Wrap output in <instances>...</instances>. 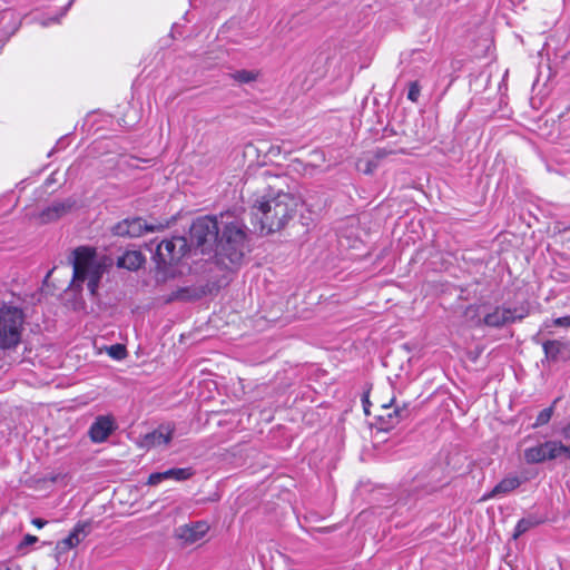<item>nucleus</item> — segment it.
Here are the masks:
<instances>
[{
    "label": "nucleus",
    "instance_id": "nucleus-1",
    "mask_svg": "<svg viewBox=\"0 0 570 570\" xmlns=\"http://www.w3.org/2000/svg\"><path fill=\"white\" fill-rule=\"evenodd\" d=\"M190 239L202 253L216 252L222 261L240 263L246 249L244 224L234 215L226 213L219 220L214 216L196 218L190 226Z\"/></svg>",
    "mask_w": 570,
    "mask_h": 570
},
{
    "label": "nucleus",
    "instance_id": "nucleus-2",
    "mask_svg": "<svg viewBox=\"0 0 570 570\" xmlns=\"http://www.w3.org/2000/svg\"><path fill=\"white\" fill-rule=\"evenodd\" d=\"M299 199L282 190L269 189L257 198L252 216L261 233H273L283 228L297 209Z\"/></svg>",
    "mask_w": 570,
    "mask_h": 570
},
{
    "label": "nucleus",
    "instance_id": "nucleus-3",
    "mask_svg": "<svg viewBox=\"0 0 570 570\" xmlns=\"http://www.w3.org/2000/svg\"><path fill=\"white\" fill-rule=\"evenodd\" d=\"M106 267L104 258L98 257L94 248L86 246L76 248L73 250V286L81 289L86 283L88 292L95 296Z\"/></svg>",
    "mask_w": 570,
    "mask_h": 570
},
{
    "label": "nucleus",
    "instance_id": "nucleus-4",
    "mask_svg": "<svg viewBox=\"0 0 570 570\" xmlns=\"http://www.w3.org/2000/svg\"><path fill=\"white\" fill-rule=\"evenodd\" d=\"M23 325V311L11 304H2L0 306V348H16L21 342Z\"/></svg>",
    "mask_w": 570,
    "mask_h": 570
},
{
    "label": "nucleus",
    "instance_id": "nucleus-5",
    "mask_svg": "<svg viewBox=\"0 0 570 570\" xmlns=\"http://www.w3.org/2000/svg\"><path fill=\"white\" fill-rule=\"evenodd\" d=\"M186 245L187 242L184 237L163 240L157 246L156 257L159 263L170 264L183 256Z\"/></svg>",
    "mask_w": 570,
    "mask_h": 570
},
{
    "label": "nucleus",
    "instance_id": "nucleus-6",
    "mask_svg": "<svg viewBox=\"0 0 570 570\" xmlns=\"http://www.w3.org/2000/svg\"><path fill=\"white\" fill-rule=\"evenodd\" d=\"M160 228H164L163 225H148L140 217H135L131 219H125L116 224L112 228V232L117 236H128V237H139L145 232H155Z\"/></svg>",
    "mask_w": 570,
    "mask_h": 570
},
{
    "label": "nucleus",
    "instance_id": "nucleus-7",
    "mask_svg": "<svg viewBox=\"0 0 570 570\" xmlns=\"http://www.w3.org/2000/svg\"><path fill=\"white\" fill-rule=\"evenodd\" d=\"M522 317L523 315H517V309L498 306L491 313L485 314L482 322L491 327H501Z\"/></svg>",
    "mask_w": 570,
    "mask_h": 570
},
{
    "label": "nucleus",
    "instance_id": "nucleus-8",
    "mask_svg": "<svg viewBox=\"0 0 570 570\" xmlns=\"http://www.w3.org/2000/svg\"><path fill=\"white\" fill-rule=\"evenodd\" d=\"M209 525L205 521H197L177 528L176 535L185 543L191 544L205 537L208 532Z\"/></svg>",
    "mask_w": 570,
    "mask_h": 570
},
{
    "label": "nucleus",
    "instance_id": "nucleus-9",
    "mask_svg": "<svg viewBox=\"0 0 570 570\" xmlns=\"http://www.w3.org/2000/svg\"><path fill=\"white\" fill-rule=\"evenodd\" d=\"M175 428L170 424H163L155 431L146 434L142 439V446L154 448L167 445L173 439Z\"/></svg>",
    "mask_w": 570,
    "mask_h": 570
},
{
    "label": "nucleus",
    "instance_id": "nucleus-10",
    "mask_svg": "<svg viewBox=\"0 0 570 570\" xmlns=\"http://www.w3.org/2000/svg\"><path fill=\"white\" fill-rule=\"evenodd\" d=\"M115 430V422L110 416H98L91 424L89 435L96 443H101L108 439V436Z\"/></svg>",
    "mask_w": 570,
    "mask_h": 570
},
{
    "label": "nucleus",
    "instance_id": "nucleus-11",
    "mask_svg": "<svg viewBox=\"0 0 570 570\" xmlns=\"http://www.w3.org/2000/svg\"><path fill=\"white\" fill-rule=\"evenodd\" d=\"M71 207L72 203L70 200L53 202L39 214L38 218L40 223L47 224L66 215Z\"/></svg>",
    "mask_w": 570,
    "mask_h": 570
},
{
    "label": "nucleus",
    "instance_id": "nucleus-12",
    "mask_svg": "<svg viewBox=\"0 0 570 570\" xmlns=\"http://www.w3.org/2000/svg\"><path fill=\"white\" fill-rule=\"evenodd\" d=\"M90 532V521H79L70 532V534L62 540L63 549L76 548Z\"/></svg>",
    "mask_w": 570,
    "mask_h": 570
},
{
    "label": "nucleus",
    "instance_id": "nucleus-13",
    "mask_svg": "<svg viewBox=\"0 0 570 570\" xmlns=\"http://www.w3.org/2000/svg\"><path fill=\"white\" fill-rule=\"evenodd\" d=\"M520 484L521 481L518 476L504 478L490 492L484 493L482 500L487 501L499 495L508 494L517 489Z\"/></svg>",
    "mask_w": 570,
    "mask_h": 570
},
{
    "label": "nucleus",
    "instance_id": "nucleus-14",
    "mask_svg": "<svg viewBox=\"0 0 570 570\" xmlns=\"http://www.w3.org/2000/svg\"><path fill=\"white\" fill-rule=\"evenodd\" d=\"M145 263V257L139 250H128L117 261L119 267L136 271Z\"/></svg>",
    "mask_w": 570,
    "mask_h": 570
},
{
    "label": "nucleus",
    "instance_id": "nucleus-15",
    "mask_svg": "<svg viewBox=\"0 0 570 570\" xmlns=\"http://www.w3.org/2000/svg\"><path fill=\"white\" fill-rule=\"evenodd\" d=\"M0 23L6 31L14 33L20 27L21 17L14 10L6 9L0 13Z\"/></svg>",
    "mask_w": 570,
    "mask_h": 570
},
{
    "label": "nucleus",
    "instance_id": "nucleus-16",
    "mask_svg": "<svg viewBox=\"0 0 570 570\" xmlns=\"http://www.w3.org/2000/svg\"><path fill=\"white\" fill-rule=\"evenodd\" d=\"M167 480L185 481L190 479L195 471L193 468H174L164 471Z\"/></svg>",
    "mask_w": 570,
    "mask_h": 570
},
{
    "label": "nucleus",
    "instance_id": "nucleus-17",
    "mask_svg": "<svg viewBox=\"0 0 570 570\" xmlns=\"http://www.w3.org/2000/svg\"><path fill=\"white\" fill-rule=\"evenodd\" d=\"M259 76V71L257 70H236L235 72L230 73V77L239 83H250L257 80Z\"/></svg>",
    "mask_w": 570,
    "mask_h": 570
},
{
    "label": "nucleus",
    "instance_id": "nucleus-18",
    "mask_svg": "<svg viewBox=\"0 0 570 570\" xmlns=\"http://www.w3.org/2000/svg\"><path fill=\"white\" fill-rule=\"evenodd\" d=\"M539 522L540 521L533 517L522 518L521 520H519V522L517 523V525L514 528L513 537L518 538V537L522 535L528 530H530L531 528L539 524Z\"/></svg>",
    "mask_w": 570,
    "mask_h": 570
},
{
    "label": "nucleus",
    "instance_id": "nucleus-19",
    "mask_svg": "<svg viewBox=\"0 0 570 570\" xmlns=\"http://www.w3.org/2000/svg\"><path fill=\"white\" fill-rule=\"evenodd\" d=\"M562 344L559 341H547L543 343V351L547 357L556 358L561 351Z\"/></svg>",
    "mask_w": 570,
    "mask_h": 570
},
{
    "label": "nucleus",
    "instance_id": "nucleus-20",
    "mask_svg": "<svg viewBox=\"0 0 570 570\" xmlns=\"http://www.w3.org/2000/svg\"><path fill=\"white\" fill-rule=\"evenodd\" d=\"M553 411H554L553 406H549V407H546L542 411H540V413L538 414V416L535 419V422L533 423V428H538V426L547 424L551 420Z\"/></svg>",
    "mask_w": 570,
    "mask_h": 570
},
{
    "label": "nucleus",
    "instance_id": "nucleus-21",
    "mask_svg": "<svg viewBox=\"0 0 570 570\" xmlns=\"http://www.w3.org/2000/svg\"><path fill=\"white\" fill-rule=\"evenodd\" d=\"M390 153L385 149H376L374 151V159L368 160L367 168L364 170L366 174H370L372 171V167H375L380 159L386 157Z\"/></svg>",
    "mask_w": 570,
    "mask_h": 570
},
{
    "label": "nucleus",
    "instance_id": "nucleus-22",
    "mask_svg": "<svg viewBox=\"0 0 570 570\" xmlns=\"http://www.w3.org/2000/svg\"><path fill=\"white\" fill-rule=\"evenodd\" d=\"M420 92H421V87H420L419 82L417 81L411 82L409 86L407 99L413 102H416L419 100Z\"/></svg>",
    "mask_w": 570,
    "mask_h": 570
},
{
    "label": "nucleus",
    "instance_id": "nucleus-23",
    "mask_svg": "<svg viewBox=\"0 0 570 570\" xmlns=\"http://www.w3.org/2000/svg\"><path fill=\"white\" fill-rule=\"evenodd\" d=\"M165 480H167L165 472H155L149 475L147 484L157 485Z\"/></svg>",
    "mask_w": 570,
    "mask_h": 570
},
{
    "label": "nucleus",
    "instance_id": "nucleus-24",
    "mask_svg": "<svg viewBox=\"0 0 570 570\" xmlns=\"http://www.w3.org/2000/svg\"><path fill=\"white\" fill-rule=\"evenodd\" d=\"M109 354H110L111 356H114L115 358H118V360H119V358L124 357L125 350H124V347H122V346H120V345H114V346H111V347H110V350H109Z\"/></svg>",
    "mask_w": 570,
    "mask_h": 570
},
{
    "label": "nucleus",
    "instance_id": "nucleus-25",
    "mask_svg": "<svg viewBox=\"0 0 570 570\" xmlns=\"http://www.w3.org/2000/svg\"><path fill=\"white\" fill-rule=\"evenodd\" d=\"M552 324L554 326L570 327V315L554 318Z\"/></svg>",
    "mask_w": 570,
    "mask_h": 570
},
{
    "label": "nucleus",
    "instance_id": "nucleus-26",
    "mask_svg": "<svg viewBox=\"0 0 570 570\" xmlns=\"http://www.w3.org/2000/svg\"><path fill=\"white\" fill-rule=\"evenodd\" d=\"M38 541L37 537L35 535H31V534H27L22 542L20 543V549H22L23 547H27V546H30V544H33Z\"/></svg>",
    "mask_w": 570,
    "mask_h": 570
},
{
    "label": "nucleus",
    "instance_id": "nucleus-27",
    "mask_svg": "<svg viewBox=\"0 0 570 570\" xmlns=\"http://www.w3.org/2000/svg\"><path fill=\"white\" fill-rule=\"evenodd\" d=\"M406 410L405 409H395L394 410V416L396 417L395 421H391V424L397 423L401 419L404 417Z\"/></svg>",
    "mask_w": 570,
    "mask_h": 570
},
{
    "label": "nucleus",
    "instance_id": "nucleus-28",
    "mask_svg": "<svg viewBox=\"0 0 570 570\" xmlns=\"http://www.w3.org/2000/svg\"><path fill=\"white\" fill-rule=\"evenodd\" d=\"M31 523L37 527L38 529H41L43 528L46 524H47V521L46 520H42L40 518H35L32 519Z\"/></svg>",
    "mask_w": 570,
    "mask_h": 570
},
{
    "label": "nucleus",
    "instance_id": "nucleus-29",
    "mask_svg": "<svg viewBox=\"0 0 570 570\" xmlns=\"http://www.w3.org/2000/svg\"><path fill=\"white\" fill-rule=\"evenodd\" d=\"M58 21H59V19L55 17V18H50L48 20L42 21L41 24L49 26L50 23L58 22Z\"/></svg>",
    "mask_w": 570,
    "mask_h": 570
},
{
    "label": "nucleus",
    "instance_id": "nucleus-30",
    "mask_svg": "<svg viewBox=\"0 0 570 570\" xmlns=\"http://www.w3.org/2000/svg\"><path fill=\"white\" fill-rule=\"evenodd\" d=\"M72 0H69L68 4L65 7L63 12L61 14H65L68 8L71 6Z\"/></svg>",
    "mask_w": 570,
    "mask_h": 570
},
{
    "label": "nucleus",
    "instance_id": "nucleus-31",
    "mask_svg": "<svg viewBox=\"0 0 570 570\" xmlns=\"http://www.w3.org/2000/svg\"><path fill=\"white\" fill-rule=\"evenodd\" d=\"M0 570H10V569L8 567H6V566H1L0 564Z\"/></svg>",
    "mask_w": 570,
    "mask_h": 570
},
{
    "label": "nucleus",
    "instance_id": "nucleus-32",
    "mask_svg": "<svg viewBox=\"0 0 570 570\" xmlns=\"http://www.w3.org/2000/svg\"><path fill=\"white\" fill-rule=\"evenodd\" d=\"M471 311H474V308L472 306L468 307L466 314H469Z\"/></svg>",
    "mask_w": 570,
    "mask_h": 570
}]
</instances>
